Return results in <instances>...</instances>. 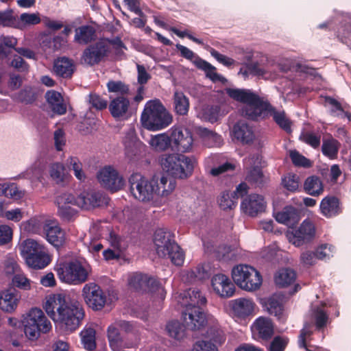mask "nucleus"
I'll return each mask as SVG.
<instances>
[{"label":"nucleus","mask_w":351,"mask_h":351,"mask_svg":"<svg viewBox=\"0 0 351 351\" xmlns=\"http://www.w3.org/2000/svg\"><path fill=\"white\" fill-rule=\"evenodd\" d=\"M319 211L324 217L328 219L335 217L342 212L341 203L336 196L327 195L320 202Z\"/></svg>","instance_id":"29"},{"label":"nucleus","mask_w":351,"mask_h":351,"mask_svg":"<svg viewBox=\"0 0 351 351\" xmlns=\"http://www.w3.org/2000/svg\"><path fill=\"white\" fill-rule=\"evenodd\" d=\"M15 93L12 95L17 101L29 104L36 100L37 95L34 89H14Z\"/></svg>","instance_id":"55"},{"label":"nucleus","mask_w":351,"mask_h":351,"mask_svg":"<svg viewBox=\"0 0 351 351\" xmlns=\"http://www.w3.org/2000/svg\"><path fill=\"white\" fill-rule=\"evenodd\" d=\"M340 143L335 138H330L324 140L322 144V152L328 158L333 159L337 157Z\"/></svg>","instance_id":"52"},{"label":"nucleus","mask_w":351,"mask_h":351,"mask_svg":"<svg viewBox=\"0 0 351 351\" xmlns=\"http://www.w3.org/2000/svg\"><path fill=\"white\" fill-rule=\"evenodd\" d=\"M182 318L186 327L193 330L203 328L209 317H207L201 308H186L182 311Z\"/></svg>","instance_id":"20"},{"label":"nucleus","mask_w":351,"mask_h":351,"mask_svg":"<svg viewBox=\"0 0 351 351\" xmlns=\"http://www.w3.org/2000/svg\"><path fill=\"white\" fill-rule=\"evenodd\" d=\"M73 68V61L66 57L59 58L53 65L55 73L63 78L71 77L74 71Z\"/></svg>","instance_id":"38"},{"label":"nucleus","mask_w":351,"mask_h":351,"mask_svg":"<svg viewBox=\"0 0 351 351\" xmlns=\"http://www.w3.org/2000/svg\"><path fill=\"white\" fill-rule=\"evenodd\" d=\"M178 302L184 307V309L201 308V306L206 303V299L198 290L189 289L179 295Z\"/></svg>","instance_id":"30"},{"label":"nucleus","mask_w":351,"mask_h":351,"mask_svg":"<svg viewBox=\"0 0 351 351\" xmlns=\"http://www.w3.org/2000/svg\"><path fill=\"white\" fill-rule=\"evenodd\" d=\"M50 219H47L44 216H35L21 223L20 228L22 230L28 233L38 234L45 230V225Z\"/></svg>","instance_id":"35"},{"label":"nucleus","mask_w":351,"mask_h":351,"mask_svg":"<svg viewBox=\"0 0 351 351\" xmlns=\"http://www.w3.org/2000/svg\"><path fill=\"white\" fill-rule=\"evenodd\" d=\"M11 285L13 287L29 291L32 287V281L21 270L12 276Z\"/></svg>","instance_id":"51"},{"label":"nucleus","mask_w":351,"mask_h":351,"mask_svg":"<svg viewBox=\"0 0 351 351\" xmlns=\"http://www.w3.org/2000/svg\"><path fill=\"white\" fill-rule=\"evenodd\" d=\"M43 173V167L40 162H36L22 173L21 177L28 179L33 185L41 181Z\"/></svg>","instance_id":"48"},{"label":"nucleus","mask_w":351,"mask_h":351,"mask_svg":"<svg viewBox=\"0 0 351 351\" xmlns=\"http://www.w3.org/2000/svg\"><path fill=\"white\" fill-rule=\"evenodd\" d=\"M168 254L165 258H169L171 262L178 266H180L183 264L184 260V254L181 248L177 243H174L171 245L169 250H167Z\"/></svg>","instance_id":"57"},{"label":"nucleus","mask_w":351,"mask_h":351,"mask_svg":"<svg viewBox=\"0 0 351 351\" xmlns=\"http://www.w3.org/2000/svg\"><path fill=\"white\" fill-rule=\"evenodd\" d=\"M171 140L173 147L178 152L186 153L193 150L194 139L191 131L184 127L171 129Z\"/></svg>","instance_id":"14"},{"label":"nucleus","mask_w":351,"mask_h":351,"mask_svg":"<svg viewBox=\"0 0 351 351\" xmlns=\"http://www.w3.org/2000/svg\"><path fill=\"white\" fill-rule=\"evenodd\" d=\"M77 206L89 210L98 206L100 204V195L93 191H83L75 198Z\"/></svg>","instance_id":"36"},{"label":"nucleus","mask_w":351,"mask_h":351,"mask_svg":"<svg viewBox=\"0 0 351 351\" xmlns=\"http://www.w3.org/2000/svg\"><path fill=\"white\" fill-rule=\"evenodd\" d=\"M110 245L112 248H108L103 252L106 260L118 258L121 254V247L119 238L114 234H110Z\"/></svg>","instance_id":"50"},{"label":"nucleus","mask_w":351,"mask_h":351,"mask_svg":"<svg viewBox=\"0 0 351 351\" xmlns=\"http://www.w3.org/2000/svg\"><path fill=\"white\" fill-rule=\"evenodd\" d=\"M274 217L280 223L291 226L299 220L298 210L293 206H286L282 210L274 213Z\"/></svg>","instance_id":"37"},{"label":"nucleus","mask_w":351,"mask_h":351,"mask_svg":"<svg viewBox=\"0 0 351 351\" xmlns=\"http://www.w3.org/2000/svg\"><path fill=\"white\" fill-rule=\"evenodd\" d=\"M130 101L125 95L122 94L110 101L109 110L111 115L117 120H127L131 115Z\"/></svg>","instance_id":"21"},{"label":"nucleus","mask_w":351,"mask_h":351,"mask_svg":"<svg viewBox=\"0 0 351 351\" xmlns=\"http://www.w3.org/2000/svg\"><path fill=\"white\" fill-rule=\"evenodd\" d=\"M198 116L203 120L209 121L210 123L216 122L219 117V109L218 107H208L203 109Z\"/></svg>","instance_id":"61"},{"label":"nucleus","mask_w":351,"mask_h":351,"mask_svg":"<svg viewBox=\"0 0 351 351\" xmlns=\"http://www.w3.org/2000/svg\"><path fill=\"white\" fill-rule=\"evenodd\" d=\"M251 330L254 338L267 339L274 332V326L270 319L259 317L253 323Z\"/></svg>","instance_id":"31"},{"label":"nucleus","mask_w":351,"mask_h":351,"mask_svg":"<svg viewBox=\"0 0 351 351\" xmlns=\"http://www.w3.org/2000/svg\"><path fill=\"white\" fill-rule=\"evenodd\" d=\"M55 270L60 280L70 285L85 282L91 273L89 265L76 260L60 262Z\"/></svg>","instance_id":"7"},{"label":"nucleus","mask_w":351,"mask_h":351,"mask_svg":"<svg viewBox=\"0 0 351 351\" xmlns=\"http://www.w3.org/2000/svg\"><path fill=\"white\" fill-rule=\"evenodd\" d=\"M109 46L106 41L99 40L84 50L82 60L90 66L97 64L107 56Z\"/></svg>","instance_id":"16"},{"label":"nucleus","mask_w":351,"mask_h":351,"mask_svg":"<svg viewBox=\"0 0 351 351\" xmlns=\"http://www.w3.org/2000/svg\"><path fill=\"white\" fill-rule=\"evenodd\" d=\"M128 285L138 290L142 289L151 292L154 296L162 300L165 298L166 291L164 288L156 280L152 278H149L145 274H132L128 276Z\"/></svg>","instance_id":"11"},{"label":"nucleus","mask_w":351,"mask_h":351,"mask_svg":"<svg viewBox=\"0 0 351 351\" xmlns=\"http://www.w3.org/2000/svg\"><path fill=\"white\" fill-rule=\"evenodd\" d=\"M296 278L295 272L289 268H282L278 270L274 276L276 285L280 287H285L291 285Z\"/></svg>","instance_id":"43"},{"label":"nucleus","mask_w":351,"mask_h":351,"mask_svg":"<svg viewBox=\"0 0 351 351\" xmlns=\"http://www.w3.org/2000/svg\"><path fill=\"white\" fill-rule=\"evenodd\" d=\"M130 191L134 198L143 202L158 205L154 178L149 180L140 174H134L130 179Z\"/></svg>","instance_id":"10"},{"label":"nucleus","mask_w":351,"mask_h":351,"mask_svg":"<svg viewBox=\"0 0 351 351\" xmlns=\"http://www.w3.org/2000/svg\"><path fill=\"white\" fill-rule=\"evenodd\" d=\"M119 328L116 322L110 324L108 328V339L112 350L119 351L123 348H130L131 345L125 343L122 339Z\"/></svg>","instance_id":"34"},{"label":"nucleus","mask_w":351,"mask_h":351,"mask_svg":"<svg viewBox=\"0 0 351 351\" xmlns=\"http://www.w3.org/2000/svg\"><path fill=\"white\" fill-rule=\"evenodd\" d=\"M159 161L161 167L169 176L180 179L189 177L196 164L194 158L179 154H162Z\"/></svg>","instance_id":"6"},{"label":"nucleus","mask_w":351,"mask_h":351,"mask_svg":"<svg viewBox=\"0 0 351 351\" xmlns=\"http://www.w3.org/2000/svg\"><path fill=\"white\" fill-rule=\"evenodd\" d=\"M81 292L84 303L93 311H101L106 306L107 295L95 282L85 284Z\"/></svg>","instance_id":"12"},{"label":"nucleus","mask_w":351,"mask_h":351,"mask_svg":"<svg viewBox=\"0 0 351 351\" xmlns=\"http://www.w3.org/2000/svg\"><path fill=\"white\" fill-rule=\"evenodd\" d=\"M266 206V202L264 197L258 194H252L243 200L241 208L243 213L250 215L255 216L263 212Z\"/></svg>","instance_id":"28"},{"label":"nucleus","mask_w":351,"mask_h":351,"mask_svg":"<svg viewBox=\"0 0 351 351\" xmlns=\"http://www.w3.org/2000/svg\"><path fill=\"white\" fill-rule=\"evenodd\" d=\"M43 309L55 325L68 333L76 330L84 317V310L78 302H72L61 293L46 298Z\"/></svg>","instance_id":"1"},{"label":"nucleus","mask_w":351,"mask_h":351,"mask_svg":"<svg viewBox=\"0 0 351 351\" xmlns=\"http://www.w3.org/2000/svg\"><path fill=\"white\" fill-rule=\"evenodd\" d=\"M190 351H219L212 341L198 340L192 346Z\"/></svg>","instance_id":"64"},{"label":"nucleus","mask_w":351,"mask_h":351,"mask_svg":"<svg viewBox=\"0 0 351 351\" xmlns=\"http://www.w3.org/2000/svg\"><path fill=\"white\" fill-rule=\"evenodd\" d=\"M151 148L156 152H162L169 147L171 144V135L165 133L153 135L148 141Z\"/></svg>","instance_id":"45"},{"label":"nucleus","mask_w":351,"mask_h":351,"mask_svg":"<svg viewBox=\"0 0 351 351\" xmlns=\"http://www.w3.org/2000/svg\"><path fill=\"white\" fill-rule=\"evenodd\" d=\"M324 189L323 182L316 176L308 177L304 182V191L311 196H319L323 193Z\"/></svg>","instance_id":"41"},{"label":"nucleus","mask_w":351,"mask_h":351,"mask_svg":"<svg viewBox=\"0 0 351 351\" xmlns=\"http://www.w3.org/2000/svg\"><path fill=\"white\" fill-rule=\"evenodd\" d=\"M19 254L27 267L41 269L51 262L45 245L33 239H26L17 245Z\"/></svg>","instance_id":"5"},{"label":"nucleus","mask_w":351,"mask_h":351,"mask_svg":"<svg viewBox=\"0 0 351 351\" xmlns=\"http://www.w3.org/2000/svg\"><path fill=\"white\" fill-rule=\"evenodd\" d=\"M230 315L235 319H245L255 313L256 304L253 300L241 298L229 302Z\"/></svg>","instance_id":"18"},{"label":"nucleus","mask_w":351,"mask_h":351,"mask_svg":"<svg viewBox=\"0 0 351 351\" xmlns=\"http://www.w3.org/2000/svg\"><path fill=\"white\" fill-rule=\"evenodd\" d=\"M247 191V185L245 183H241L234 192L223 193L218 199L220 208L223 210L232 209L236 206L238 198L245 195Z\"/></svg>","instance_id":"25"},{"label":"nucleus","mask_w":351,"mask_h":351,"mask_svg":"<svg viewBox=\"0 0 351 351\" xmlns=\"http://www.w3.org/2000/svg\"><path fill=\"white\" fill-rule=\"evenodd\" d=\"M232 135L243 143H249L254 138L252 129L243 122H239L233 127Z\"/></svg>","instance_id":"39"},{"label":"nucleus","mask_w":351,"mask_h":351,"mask_svg":"<svg viewBox=\"0 0 351 351\" xmlns=\"http://www.w3.org/2000/svg\"><path fill=\"white\" fill-rule=\"evenodd\" d=\"M312 315L315 320V324L318 328L323 327L326 324L328 320V315L318 305L313 306Z\"/></svg>","instance_id":"63"},{"label":"nucleus","mask_w":351,"mask_h":351,"mask_svg":"<svg viewBox=\"0 0 351 351\" xmlns=\"http://www.w3.org/2000/svg\"><path fill=\"white\" fill-rule=\"evenodd\" d=\"M154 188L158 205L163 199L169 197L175 191L177 183L176 178L169 175H162L160 177L154 176Z\"/></svg>","instance_id":"19"},{"label":"nucleus","mask_w":351,"mask_h":351,"mask_svg":"<svg viewBox=\"0 0 351 351\" xmlns=\"http://www.w3.org/2000/svg\"><path fill=\"white\" fill-rule=\"evenodd\" d=\"M296 71L305 73L313 77V80L319 85H324L323 82L324 79L319 75L314 68L309 67L308 65L298 63L296 64Z\"/></svg>","instance_id":"60"},{"label":"nucleus","mask_w":351,"mask_h":351,"mask_svg":"<svg viewBox=\"0 0 351 351\" xmlns=\"http://www.w3.org/2000/svg\"><path fill=\"white\" fill-rule=\"evenodd\" d=\"M154 243L157 254L162 257H165L170 247L175 243L171 233L167 230L159 228L156 230L154 237Z\"/></svg>","instance_id":"27"},{"label":"nucleus","mask_w":351,"mask_h":351,"mask_svg":"<svg viewBox=\"0 0 351 351\" xmlns=\"http://www.w3.org/2000/svg\"><path fill=\"white\" fill-rule=\"evenodd\" d=\"M172 116L159 99L146 102L141 114L142 125L151 131L162 130L172 122Z\"/></svg>","instance_id":"4"},{"label":"nucleus","mask_w":351,"mask_h":351,"mask_svg":"<svg viewBox=\"0 0 351 351\" xmlns=\"http://www.w3.org/2000/svg\"><path fill=\"white\" fill-rule=\"evenodd\" d=\"M20 300L21 296L14 289H5L0 291V309L4 313H14Z\"/></svg>","instance_id":"26"},{"label":"nucleus","mask_w":351,"mask_h":351,"mask_svg":"<svg viewBox=\"0 0 351 351\" xmlns=\"http://www.w3.org/2000/svg\"><path fill=\"white\" fill-rule=\"evenodd\" d=\"M4 271L7 275L13 276L20 271L21 267L17 263L15 256L12 254H8L3 261Z\"/></svg>","instance_id":"58"},{"label":"nucleus","mask_w":351,"mask_h":351,"mask_svg":"<svg viewBox=\"0 0 351 351\" xmlns=\"http://www.w3.org/2000/svg\"><path fill=\"white\" fill-rule=\"evenodd\" d=\"M56 204L58 213L64 219L69 220L75 214L73 206H77L75 197L70 193H64L57 197Z\"/></svg>","instance_id":"24"},{"label":"nucleus","mask_w":351,"mask_h":351,"mask_svg":"<svg viewBox=\"0 0 351 351\" xmlns=\"http://www.w3.org/2000/svg\"><path fill=\"white\" fill-rule=\"evenodd\" d=\"M174 106L176 111L180 115H185L189 111V102L186 97L180 91L174 95Z\"/></svg>","instance_id":"53"},{"label":"nucleus","mask_w":351,"mask_h":351,"mask_svg":"<svg viewBox=\"0 0 351 351\" xmlns=\"http://www.w3.org/2000/svg\"><path fill=\"white\" fill-rule=\"evenodd\" d=\"M315 234V223L309 219H305L297 228L289 230L286 237L289 243L295 247H300L311 241Z\"/></svg>","instance_id":"13"},{"label":"nucleus","mask_w":351,"mask_h":351,"mask_svg":"<svg viewBox=\"0 0 351 351\" xmlns=\"http://www.w3.org/2000/svg\"><path fill=\"white\" fill-rule=\"evenodd\" d=\"M283 303L284 297L282 295L276 294L264 300L263 304L269 314L274 315L278 319H283L285 318Z\"/></svg>","instance_id":"32"},{"label":"nucleus","mask_w":351,"mask_h":351,"mask_svg":"<svg viewBox=\"0 0 351 351\" xmlns=\"http://www.w3.org/2000/svg\"><path fill=\"white\" fill-rule=\"evenodd\" d=\"M96 30L91 25H82L75 29V40L82 45H86L95 40Z\"/></svg>","instance_id":"40"},{"label":"nucleus","mask_w":351,"mask_h":351,"mask_svg":"<svg viewBox=\"0 0 351 351\" xmlns=\"http://www.w3.org/2000/svg\"><path fill=\"white\" fill-rule=\"evenodd\" d=\"M25 191L21 190L15 183L0 184V195L14 200H19L25 196Z\"/></svg>","instance_id":"47"},{"label":"nucleus","mask_w":351,"mask_h":351,"mask_svg":"<svg viewBox=\"0 0 351 351\" xmlns=\"http://www.w3.org/2000/svg\"><path fill=\"white\" fill-rule=\"evenodd\" d=\"M96 330L93 324L86 325L80 332L81 341L84 348L92 351L96 348Z\"/></svg>","instance_id":"42"},{"label":"nucleus","mask_w":351,"mask_h":351,"mask_svg":"<svg viewBox=\"0 0 351 351\" xmlns=\"http://www.w3.org/2000/svg\"><path fill=\"white\" fill-rule=\"evenodd\" d=\"M212 291L221 298H228L234 295V285L229 277L223 274H217L210 280Z\"/></svg>","instance_id":"17"},{"label":"nucleus","mask_w":351,"mask_h":351,"mask_svg":"<svg viewBox=\"0 0 351 351\" xmlns=\"http://www.w3.org/2000/svg\"><path fill=\"white\" fill-rule=\"evenodd\" d=\"M198 134L208 147L219 146L222 143L221 136L204 128L198 130Z\"/></svg>","instance_id":"49"},{"label":"nucleus","mask_w":351,"mask_h":351,"mask_svg":"<svg viewBox=\"0 0 351 351\" xmlns=\"http://www.w3.org/2000/svg\"><path fill=\"white\" fill-rule=\"evenodd\" d=\"M300 184V178L296 174L288 173L282 179V184L284 187L291 192L298 191Z\"/></svg>","instance_id":"62"},{"label":"nucleus","mask_w":351,"mask_h":351,"mask_svg":"<svg viewBox=\"0 0 351 351\" xmlns=\"http://www.w3.org/2000/svg\"><path fill=\"white\" fill-rule=\"evenodd\" d=\"M49 174L52 180L57 184L64 182L67 178L64 166L60 163L51 165L49 169Z\"/></svg>","instance_id":"56"},{"label":"nucleus","mask_w":351,"mask_h":351,"mask_svg":"<svg viewBox=\"0 0 351 351\" xmlns=\"http://www.w3.org/2000/svg\"><path fill=\"white\" fill-rule=\"evenodd\" d=\"M43 236L47 241L56 247L62 245L65 241V233L54 220H49L45 225Z\"/></svg>","instance_id":"23"},{"label":"nucleus","mask_w":351,"mask_h":351,"mask_svg":"<svg viewBox=\"0 0 351 351\" xmlns=\"http://www.w3.org/2000/svg\"><path fill=\"white\" fill-rule=\"evenodd\" d=\"M176 48L180 52L182 57L191 61L199 70L203 71L206 77L213 83H219L223 86L228 85V80L217 72L215 66L196 55L192 50L180 44L176 45Z\"/></svg>","instance_id":"9"},{"label":"nucleus","mask_w":351,"mask_h":351,"mask_svg":"<svg viewBox=\"0 0 351 351\" xmlns=\"http://www.w3.org/2000/svg\"><path fill=\"white\" fill-rule=\"evenodd\" d=\"M167 335L178 341L183 340L186 337L185 330L182 324L178 320H171L165 326Z\"/></svg>","instance_id":"46"},{"label":"nucleus","mask_w":351,"mask_h":351,"mask_svg":"<svg viewBox=\"0 0 351 351\" xmlns=\"http://www.w3.org/2000/svg\"><path fill=\"white\" fill-rule=\"evenodd\" d=\"M27 212L22 208H14L5 210L2 217L8 221L18 223L24 219L27 216Z\"/></svg>","instance_id":"59"},{"label":"nucleus","mask_w":351,"mask_h":351,"mask_svg":"<svg viewBox=\"0 0 351 351\" xmlns=\"http://www.w3.org/2000/svg\"><path fill=\"white\" fill-rule=\"evenodd\" d=\"M21 325L25 337L30 341L37 340L42 333L47 334L52 329L51 322L38 307H32L21 314Z\"/></svg>","instance_id":"3"},{"label":"nucleus","mask_w":351,"mask_h":351,"mask_svg":"<svg viewBox=\"0 0 351 351\" xmlns=\"http://www.w3.org/2000/svg\"><path fill=\"white\" fill-rule=\"evenodd\" d=\"M100 184L112 191L121 190L124 186V180L116 169L111 166H106L101 169L97 175Z\"/></svg>","instance_id":"15"},{"label":"nucleus","mask_w":351,"mask_h":351,"mask_svg":"<svg viewBox=\"0 0 351 351\" xmlns=\"http://www.w3.org/2000/svg\"><path fill=\"white\" fill-rule=\"evenodd\" d=\"M317 258L319 261H327L333 257L335 247L329 243H322L315 249Z\"/></svg>","instance_id":"54"},{"label":"nucleus","mask_w":351,"mask_h":351,"mask_svg":"<svg viewBox=\"0 0 351 351\" xmlns=\"http://www.w3.org/2000/svg\"><path fill=\"white\" fill-rule=\"evenodd\" d=\"M324 106L329 108L330 114L339 118L347 117L351 121V114L345 111V107L334 98L330 97H324Z\"/></svg>","instance_id":"44"},{"label":"nucleus","mask_w":351,"mask_h":351,"mask_svg":"<svg viewBox=\"0 0 351 351\" xmlns=\"http://www.w3.org/2000/svg\"><path fill=\"white\" fill-rule=\"evenodd\" d=\"M46 102L51 112L58 115H63L66 112L69 106L68 98L64 97L61 93L51 89L45 94Z\"/></svg>","instance_id":"22"},{"label":"nucleus","mask_w":351,"mask_h":351,"mask_svg":"<svg viewBox=\"0 0 351 351\" xmlns=\"http://www.w3.org/2000/svg\"><path fill=\"white\" fill-rule=\"evenodd\" d=\"M261 158L258 154L245 158L244 165L247 170L246 179L248 181L258 182L262 177V172L259 166L261 165Z\"/></svg>","instance_id":"33"},{"label":"nucleus","mask_w":351,"mask_h":351,"mask_svg":"<svg viewBox=\"0 0 351 351\" xmlns=\"http://www.w3.org/2000/svg\"><path fill=\"white\" fill-rule=\"evenodd\" d=\"M228 95L234 100L246 105L245 115L251 119L271 117L283 130L290 132L291 122L284 110L271 106L267 100L261 98L247 89H226Z\"/></svg>","instance_id":"2"},{"label":"nucleus","mask_w":351,"mask_h":351,"mask_svg":"<svg viewBox=\"0 0 351 351\" xmlns=\"http://www.w3.org/2000/svg\"><path fill=\"white\" fill-rule=\"evenodd\" d=\"M234 282L242 290L254 291L259 289L263 283L260 272L254 267L239 264L234 266L231 271Z\"/></svg>","instance_id":"8"}]
</instances>
